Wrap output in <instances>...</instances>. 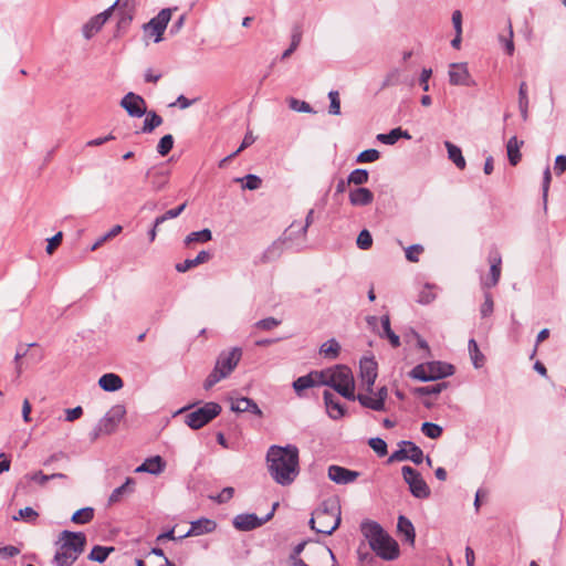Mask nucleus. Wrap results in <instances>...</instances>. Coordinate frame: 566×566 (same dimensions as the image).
Segmentation results:
<instances>
[{
    "label": "nucleus",
    "mask_w": 566,
    "mask_h": 566,
    "mask_svg": "<svg viewBox=\"0 0 566 566\" xmlns=\"http://www.w3.org/2000/svg\"><path fill=\"white\" fill-rule=\"evenodd\" d=\"M377 140L385 144V145H394L396 144L400 138L410 139L411 136L407 130H402L400 127L391 129L387 134H378Z\"/></svg>",
    "instance_id": "nucleus-30"
},
{
    "label": "nucleus",
    "mask_w": 566,
    "mask_h": 566,
    "mask_svg": "<svg viewBox=\"0 0 566 566\" xmlns=\"http://www.w3.org/2000/svg\"><path fill=\"white\" fill-rule=\"evenodd\" d=\"M369 174L366 169L357 168L353 170L347 177V184L355 186H363L368 182Z\"/></svg>",
    "instance_id": "nucleus-40"
},
{
    "label": "nucleus",
    "mask_w": 566,
    "mask_h": 566,
    "mask_svg": "<svg viewBox=\"0 0 566 566\" xmlns=\"http://www.w3.org/2000/svg\"><path fill=\"white\" fill-rule=\"evenodd\" d=\"M318 382L332 387L348 400H355V380L350 368L338 365L334 368L316 371Z\"/></svg>",
    "instance_id": "nucleus-4"
},
{
    "label": "nucleus",
    "mask_w": 566,
    "mask_h": 566,
    "mask_svg": "<svg viewBox=\"0 0 566 566\" xmlns=\"http://www.w3.org/2000/svg\"><path fill=\"white\" fill-rule=\"evenodd\" d=\"M448 75L451 85L471 86L474 84L467 63H451Z\"/></svg>",
    "instance_id": "nucleus-15"
},
{
    "label": "nucleus",
    "mask_w": 566,
    "mask_h": 566,
    "mask_svg": "<svg viewBox=\"0 0 566 566\" xmlns=\"http://www.w3.org/2000/svg\"><path fill=\"white\" fill-rule=\"evenodd\" d=\"M447 388V382H439L430 386L419 387L416 392L420 396L438 395Z\"/></svg>",
    "instance_id": "nucleus-51"
},
{
    "label": "nucleus",
    "mask_w": 566,
    "mask_h": 566,
    "mask_svg": "<svg viewBox=\"0 0 566 566\" xmlns=\"http://www.w3.org/2000/svg\"><path fill=\"white\" fill-rule=\"evenodd\" d=\"M359 473L339 465L328 468V478L337 484H348L358 478Z\"/></svg>",
    "instance_id": "nucleus-20"
},
{
    "label": "nucleus",
    "mask_w": 566,
    "mask_h": 566,
    "mask_svg": "<svg viewBox=\"0 0 566 566\" xmlns=\"http://www.w3.org/2000/svg\"><path fill=\"white\" fill-rule=\"evenodd\" d=\"M399 447H407V460L412 461L415 464H420L423 461L422 450L411 441H401Z\"/></svg>",
    "instance_id": "nucleus-35"
},
{
    "label": "nucleus",
    "mask_w": 566,
    "mask_h": 566,
    "mask_svg": "<svg viewBox=\"0 0 566 566\" xmlns=\"http://www.w3.org/2000/svg\"><path fill=\"white\" fill-rule=\"evenodd\" d=\"M349 203L354 207H366L373 203L374 193L365 187H357L348 193Z\"/></svg>",
    "instance_id": "nucleus-22"
},
{
    "label": "nucleus",
    "mask_w": 566,
    "mask_h": 566,
    "mask_svg": "<svg viewBox=\"0 0 566 566\" xmlns=\"http://www.w3.org/2000/svg\"><path fill=\"white\" fill-rule=\"evenodd\" d=\"M363 535L378 557L394 560L399 557L398 543L375 521H365L360 525Z\"/></svg>",
    "instance_id": "nucleus-2"
},
{
    "label": "nucleus",
    "mask_w": 566,
    "mask_h": 566,
    "mask_svg": "<svg viewBox=\"0 0 566 566\" xmlns=\"http://www.w3.org/2000/svg\"><path fill=\"white\" fill-rule=\"evenodd\" d=\"M122 0H117L113 6H111L108 9L103 11L102 13L91 18L84 25H83V35L85 39L90 40L93 38L105 24V22L108 20V18L112 14V11L114 10V7L117 6Z\"/></svg>",
    "instance_id": "nucleus-14"
},
{
    "label": "nucleus",
    "mask_w": 566,
    "mask_h": 566,
    "mask_svg": "<svg viewBox=\"0 0 566 566\" xmlns=\"http://www.w3.org/2000/svg\"><path fill=\"white\" fill-rule=\"evenodd\" d=\"M490 275L482 279L481 284L484 289H490L499 283L501 276L502 258L497 251L491 252L489 255Z\"/></svg>",
    "instance_id": "nucleus-16"
},
{
    "label": "nucleus",
    "mask_w": 566,
    "mask_h": 566,
    "mask_svg": "<svg viewBox=\"0 0 566 566\" xmlns=\"http://www.w3.org/2000/svg\"><path fill=\"white\" fill-rule=\"evenodd\" d=\"M442 427H440L437 423L433 422H423L421 426V432L430 438V439H438L442 434Z\"/></svg>",
    "instance_id": "nucleus-47"
},
{
    "label": "nucleus",
    "mask_w": 566,
    "mask_h": 566,
    "mask_svg": "<svg viewBox=\"0 0 566 566\" xmlns=\"http://www.w3.org/2000/svg\"><path fill=\"white\" fill-rule=\"evenodd\" d=\"M329 98V114L332 115H339L340 114V101H339V94L337 91H331L328 93Z\"/></svg>",
    "instance_id": "nucleus-56"
},
{
    "label": "nucleus",
    "mask_w": 566,
    "mask_h": 566,
    "mask_svg": "<svg viewBox=\"0 0 566 566\" xmlns=\"http://www.w3.org/2000/svg\"><path fill=\"white\" fill-rule=\"evenodd\" d=\"M468 348L473 366L475 368L482 367L484 364V355L480 352L479 346L473 338L469 340Z\"/></svg>",
    "instance_id": "nucleus-39"
},
{
    "label": "nucleus",
    "mask_w": 566,
    "mask_h": 566,
    "mask_svg": "<svg viewBox=\"0 0 566 566\" xmlns=\"http://www.w3.org/2000/svg\"><path fill=\"white\" fill-rule=\"evenodd\" d=\"M281 324V321L274 318V317H266L263 319L258 321L254 326L262 331H271L279 326Z\"/></svg>",
    "instance_id": "nucleus-58"
},
{
    "label": "nucleus",
    "mask_w": 566,
    "mask_h": 566,
    "mask_svg": "<svg viewBox=\"0 0 566 566\" xmlns=\"http://www.w3.org/2000/svg\"><path fill=\"white\" fill-rule=\"evenodd\" d=\"M397 528H398V533L405 537V541L408 544H410V545L415 544L416 532H415L413 524L411 523V521L409 518H407L403 515H400L398 517Z\"/></svg>",
    "instance_id": "nucleus-27"
},
{
    "label": "nucleus",
    "mask_w": 566,
    "mask_h": 566,
    "mask_svg": "<svg viewBox=\"0 0 566 566\" xmlns=\"http://www.w3.org/2000/svg\"><path fill=\"white\" fill-rule=\"evenodd\" d=\"M241 356L242 350L239 347L221 352L217 358L213 370L208 375L203 382V388L209 390L220 380L227 378L238 366Z\"/></svg>",
    "instance_id": "nucleus-6"
},
{
    "label": "nucleus",
    "mask_w": 566,
    "mask_h": 566,
    "mask_svg": "<svg viewBox=\"0 0 566 566\" xmlns=\"http://www.w3.org/2000/svg\"><path fill=\"white\" fill-rule=\"evenodd\" d=\"M287 103H289V107L295 112H300V113H314L312 106L307 103V102H304V101H300L297 98H294V97H290L287 99Z\"/></svg>",
    "instance_id": "nucleus-50"
},
{
    "label": "nucleus",
    "mask_w": 566,
    "mask_h": 566,
    "mask_svg": "<svg viewBox=\"0 0 566 566\" xmlns=\"http://www.w3.org/2000/svg\"><path fill=\"white\" fill-rule=\"evenodd\" d=\"M222 408L219 403L209 401L196 410L187 413L185 422L193 430H198L220 415Z\"/></svg>",
    "instance_id": "nucleus-8"
},
{
    "label": "nucleus",
    "mask_w": 566,
    "mask_h": 566,
    "mask_svg": "<svg viewBox=\"0 0 566 566\" xmlns=\"http://www.w3.org/2000/svg\"><path fill=\"white\" fill-rule=\"evenodd\" d=\"M237 182H244L243 188L249 190H256L261 187L262 180L256 175L249 174L243 178H237Z\"/></svg>",
    "instance_id": "nucleus-48"
},
{
    "label": "nucleus",
    "mask_w": 566,
    "mask_h": 566,
    "mask_svg": "<svg viewBox=\"0 0 566 566\" xmlns=\"http://www.w3.org/2000/svg\"><path fill=\"white\" fill-rule=\"evenodd\" d=\"M63 234L62 232H57L51 239H48L46 252L48 254H52L54 250L61 244Z\"/></svg>",
    "instance_id": "nucleus-62"
},
{
    "label": "nucleus",
    "mask_w": 566,
    "mask_h": 566,
    "mask_svg": "<svg viewBox=\"0 0 566 566\" xmlns=\"http://www.w3.org/2000/svg\"><path fill=\"white\" fill-rule=\"evenodd\" d=\"M187 203H182L174 209L167 210L164 214L157 217L155 219V227H159L161 223L169 219L177 218L181 214V212L185 210Z\"/></svg>",
    "instance_id": "nucleus-44"
},
{
    "label": "nucleus",
    "mask_w": 566,
    "mask_h": 566,
    "mask_svg": "<svg viewBox=\"0 0 566 566\" xmlns=\"http://www.w3.org/2000/svg\"><path fill=\"white\" fill-rule=\"evenodd\" d=\"M436 298L430 285H426L419 294L418 302L421 304H429Z\"/></svg>",
    "instance_id": "nucleus-61"
},
{
    "label": "nucleus",
    "mask_w": 566,
    "mask_h": 566,
    "mask_svg": "<svg viewBox=\"0 0 566 566\" xmlns=\"http://www.w3.org/2000/svg\"><path fill=\"white\" fill-rule=\"evenodd\" d=\"M340 524V505L336 499L325 500L312 514L310 526L316 533L331 535Z\"/></svg>",
    "instance_id": "nucleus-5"
},
{
    "label": "nucleus",
    "mask_w": 566,
    "mask_h": 566,
    "mask_svg": "<svg viewBox=\"0 0 566 566\" xmlns=\"http://www.w3.org/2000/svg\"><path fill=\"white\" fill-rule=\"evenodd\" d=\"M98 385L105 391H116L119 390L124 384L118 375L108 373L99 378Z\"/></svg>",
    "instance_id": "nucleus-28"
},
{
    "label": "nucleus",
    "mask_w": 566,
    "mask_h": 566,
    "mask_svg": "<svg viewBox=\"0 0 566 566\" xmlns=\"http://www.w3.org/2000/svg\"><path fill=\"white\" fill-rule=\"evenodd\" d=\"M216 526V522L208 518L195 521L191 523L190 530L185 535L180 536V538L186 536H198L205 533H210L214 531Z\"/></svg>",
    "instance_id": "nucleus-25"
},
{
    "label": "nucleus",
    "mask_w": 566,
    "mask_h": 566,
    "mask_svg": "<svg viewBox=\"0 0 566 566\" xmlns=\"http://www.w3.org/2000/svg\"><path fill=\"white\" fill-rule=\"evenodd\" d=\"M340 346L335 339H328L321 346V354L325 357L336 358L339 353Z\"/></svg>",
    "instance_id": "nucleus-45"
},
{
    "label": "nucleus",
    "mask_w": 566,
    "mask_h": 566,
    "mask_svg": "<svg viewBox=\"0 0 566 566\" xmlns=\"http://www.w3.org/2000/svg\"><path fill=\"white\" fill-rule=\"evenodd\" d=\"M122 230H123L122 226H119V224L114 226L107 233H105L104 235L99 237L95 241V243L92 245L91 250L92 251L97 250L107 240H109V239L116 237L117 234H119L122 232Z\"/></svg>",
    "instance_id": "nucleus-49"
},
{
    "label": "nucleus",
    "mask_w": 566,
    "mask_h": 566,
    "mask_svg": "<svg viewBox=\"0 0 566 566\" xmlns=\"http://www.w3.org/2000/svg\"><path fill=\"white\" fill-rule=\"evenodd\" d=\"M359 369L361 381L366 385L367 391L371 394L377 378V363L374 358H364L360 360Z\"/></svg>",
    "instance_id": "nucleus-17"
},
{
    "label": "nucleus",
    "mask_w": 566,
    "mask_h": 566,
    "mask_svg": "<svg viewBox=\"0 0 566 566\" xmlns=\"http://www.w3.org/2000/svg\"><path fill=\"white\" fill-rule=\"evenodd\" d=\"M126 413L125 407L123 405L113 406L106 415L98 421L99 430H104V433L111 434L113 433L122 419Z\"/></svg>",
    "instance_id": "nucleus-12"
},
{
    "label": "nucleus",
    "mask_w": 566,
    "mask_h": 566,
    "mask_svg": "<svg viewBox=\"0 0 566 566\" xmlns=\"http://www.w3.org/2000/svg\"><path fill=\"white\" fill-rule=\"evenodd\" d=\"M268 470L280 485L292 484L300 472L298 449L294 444L271 446L266 452Z\"/></svg>",
    "instance_id": "nucleus-1"
},
{
    "label": "nucleus",
    "mask_w": 566,
    "mask_h": 566,
    "mask_svg": "<svg viewBox=\"0 0 566 566\" xmlns=\"http://www.w3.org/2000/svg\"><path fill=\"white\" fill-rule=\"evenodd\" d=\"M86 536L82 532L63 531L57 542V548L53 557L56 566H71L84 552Z\"/></svg>",
    "instance_id": "nucleus-3"
},
{
    "label": "nucleus",
    "mask_w": 566,
    "mask_h": 566,
    "mask_svg": "<svg viewBox=\"0 0 566 566\" xmlns=\"http://www.w3.org/2000/svg\"><path fill=\"white\" fill-rule=\"evenodd\" d=\"M165 469L166 461L160 455H154L145 459V461L135 469V472L159 475L165 471Z\"/></svg>",
    "instance_id": "nucleus-21"
},
{
    "label": "nucleus",
    "mask_w": 566,
    "mask_h": 566,
    "mask_svg": "<svg viewBox=\"0 0 566 566\" xmlns=\"http://www.w3.org/2000/svg\"><path fill=\"white\" fill-rule=\"evenodd\" d=\"M94 517V510L92 507H84L77 510L73 515L71 521L75 524H86L90 523Z\"/></svg>",
    "instance_id": "nucleus-42"
},
{
    "label": "nucleus",
    "mask_w": 566,
    "mask_h": 566,
    "mask_svg": "<svg viewBox=\"0 0 566 566\" xmlns=\"http://www.w3.org/2000/svg\"><path fill=\"white\" fill-rule=\"evenodd\" d=\"M453 373L454 368L450 364L430 361L415 366L409 375L411 378L420 381H432L451 376Z\"/></svg>",
    "instance_id": "nucleus-7"
},
{
    "label": "nucleus",
    "mask_w": 566,
    "mask_h": 566,
    "mask_svg": "<svg viewBox=\"0 0 566 566\" xmlns=\"http://www.w3.org/2000/svg\"><path fill=\"white\" fill-rule=\"evenodd\" d=\"M112 552H114V547L96 545L92 548V551L88 555V559L97 562V563H103L106 560V558L108 557V555Z\"/></svg>",
    "instance_id": "nucleus-41"
},
{
    "label": "nucleus",
    "mask_w": 566,
    "mask_h": 566,
    "mask_svg": "<svg viewBox=\"0 0 566 566\" xmlns=\"http://www.w3.org/2000/svg\"><path fill=\"white\" fill-rule=\"evenodd\" d=\"M302 40V32L300 28H295L292 32L291 44L289 48L282 53L281 59L285 60L291 56V54L298 48Z\"/></svg>",
    "instance_id": "nucleus-43"
},
{
    "label": "nucleus",
    "mask_w": 566,
    "mask_h": 566,
    "mask_svg": "<svg viewBox=\"0 0 566 566\" xmlns=\"http://www.w3.org/2000/svg\"><path fill=\"white\" fill-rule=\"evenodd\" d=\"M368 444L379 457H385L388 452L387 443L381 438H370Z\"/></svg>",
    "instance_id": "nucleus-54"
},
{
    "label": "nucleus",
    "mask_w": 566,
    "mask_h": 566,
    "mask_svg": "<svg viewBox=\"0 0 566 566\" xmlns=\"http://www.w3.org/2000/svg\"><path fill=\"white\" fill-rule=\"evenodd\" d=\"M146 118L142 128L143 133H151L155 128L163 124V118L154 111H146Z\"/></svg>",
    "instance_id": "nucleus-38"
},
{
    "label": "nucleus",
    "mask_w": 566,
    "mask_h": 566,
    "mask_svg": "<svg viewBox=\"0 0 566 566\" xmlns=\"http://www.w3.org/2000/svg\"><path fill=\"white\" fill-rule=\"evenodd\" d=\"M147 177L150 180L153 189L160 191L168 185L170 170L164 165L155 166L147 171Z\"/></svg>",
    "instance_id": "nucleus-18"
},
{
    "label": "nucleus",
    "mask_w": 566,
    "mask_h": 566,
    "mask_svg": "<svg viewBox=\"0 0 566 566\" xmlns=\"http://www.w3.org/2000/svg\"><path fill=\"white\" fill-rule=\"evenodd\" d=\"M211 238H212V233H211V231L209 229H202L200 231H193V232H190L185 238V245L186 247H190L195 242L205 243V242L210 241Z\"/></svg>",
    "instance_id": "nucleus-36"
},
{
    "label": "nucleus",
    "mask_w": 566,
    "mask_h": 566,
    "mask_svg": "<svg viewBox=\"0 0 566 566\" xmlns=\"http://www.w3.org/2000/svg\"><path fill=\"white\" fill-rule=\"evenodd\" d=\"M405 482L409 485L411 494L417 499H427L430 489L421 474L411 467L405 465L401 469Z\"/></svg>",
    "instance_id": "nucleus-9"
},
{
    "label": "nucleus",
    "mask_w": 566,
    "mask_h": 566,
    "mask_svg": "<svg viewBox=\"0 0 566 566\" xmlns=\"http://www.w3.org/2000/svg\"><path fill=\"white\" fill-rule=\"evenodd\" d=\"M355 400H358L359 403L365 408H369L375 411L385 410V405H382L381 399L371 397L369 394H358L355 396Z\"/></svg>",
    "instance_id": "nucleus-34"
},
{
    "label": "nucleus",
    "mask_w": 566,
    "mask_h": 566,
    "mask_svg": "<svg viewBox=\"0 0 566 566\" xmlns=\"http://www.w3.org/2000/svg\"><path fill=\"white\" fill-rule=\"evenodd\" d=\"M231 410L234 412H251L255 416H261L262 411L259 406L250 398L241 397L231 399Z\"/></svg>",
    "instance_id": "nucleus-24"
},
{
    "label": "nucleus",
    "mask_w": 566,
    "mask_h": 566,
    "mask_svg": "<svg viewBox=\"0 0 566 566\" xmlns=\"http://www.w3.org/2000/svg\"><path fill=\"white\" fill-rule=\"evenodd\" d=\"M423 251L422 245L412 244L406 249V259L410 262H418L419 254Z\"/></svg>",
    "instance_id": "nucleus-59"
},
{
    "label": "nucleus",
    "mask_w": 566,
    "mask_h": 566,
    "mask_svg": "<svg viewBox=\"0 0 566 566\" xmlns=\"http://www.w3.org/2000/svg\"><path fill=\"white\" fill-rule=\"evenodd\" d=\"M279 503H274L273 504V507H272V511L266 514V516L264 518H260L256 514H239L237 516H234L233 518V526L239 530V531H244V532H248V531H252L256 527H260L261 525H263L265 522L270 521L273 515H274V511L275 509L277 507Z\"/></svg>",
    "instance_id": "nucleus-11"
},
{
    "label": "nucleus",
    "mask_w": 566,
    "mask_h": 566,
    "mask_svg": "<svg viewBox=\"0 0 566 566\" xmlns=\"http://www.w3.org/2000/svg\"><path fill=\"white\" fill-rule=\"evenodd\" d=\"M174 147V137L168 134L160 138L157 145V151L161 156H166Z\"/></svg>",
    "instance_id": "nucleus-52"
},
{
    "label": "nucleus",
    "mask_w": 566,
    "mask_h": 566,
    "mask_svg": "<svg viewBox=\"0 0 566 566\" xmlns=\"http://www.w3.org/2000/svg\"><path fill=\"white\" fill-rule=\"evenodd\" d=\"M210 253L202 250L200 251L195 259H187L181 263L176 264V270L180 273L187 272L191 268H195L199 264L206 263L210 259Z\"/></svg>",
    "instance_id": "nucleus-29"
},
{
    "label": "nucleus",
    "mask_w": 566,
    "mask_h": 566,
    "mask_svg": "<svg viewBox=\"0 0 566 566\" xmlns=\"http://www.w3.org/2000/svg\"><path fill=\"white\" fill-rule=\"evenodd\" d=\"M381 326L384 333L380 334L381 337H387L392 347L400 346V338L397 334H395L390 328V319L388 315L381 317Z\"/></svg>",
    "instance_id": "nucleus-37"
},
{
    "label": "nucleus",
    "mask_w": 566,
    "mask_h": 566,
    "mask_svg": "<svg viewBox=\"0 0 566 566\" xmlns=\"http://www.w3.org/2000/svg\"><path fill=\"white\" fill-rule=\"evenodd\" d=\"M523 142H520L516 136L509 139L506 145L509 161L512 166H516L521 160L520 147Z\"/></svg>",
    "instance_id": "nucleus-33"
},
{
    "label": "nucleus",
    "mask_w": 566,
    "mask_h": 566,
    "mask_svg": "<svg viewBox=\"0 0 566 566\" xmlns=\"http://www.w3.org/2000/svg\"><path fill=\"white\" fill-rule=\"evenodd\" d=\"M313 221H314V210L311 209L306 214L305 224L302 226L301 223L293 222L287 230H289V232L292 233V230L294 228H297L298 235L304 238L307 233L308 227L313 223Z\"/></svg>",
    "instance_id": "nucleus-46"
},
{
    "label": "nucleus",
    "mask_w": 566,
    "mask_h": 566,
    "mask_svg": "<svg viewBox=\"0 0 566 566\" xmlns=\"http://www.w3.org/2000/svg\"><path fill=\"white\" fill-rule=\"evenodd\" d=\"M554 170L556 175H562L566 170V156L558 155L555 159Z\"/></svg>",
    "instance_id": "nucleus-64"
},
{
    "label": "nucleus",
    "mask_w": 566,
    "mask_h": 566,
    "mask_svg": "<svg viewBox=\"0 0 566 566\" xmlns=\"http://www.w3.org/2000/svg\"><path fill=\"white\" fill-rule=\"evenodd\" d=\"M120 106L132 117H142L146 114V102L145 99L133 92L127 93L120 101Z\"/></svg>",
    "instance_id": "nucleus-13"
},
{
    "label": "nucleus",
    "mask_w": 566,
    "mask_h": 566,
    "mask_svg": "<svg viewBox=\"0 0 566 566\" xmlns=\"http://www.w3.org/2000/svg\"><path fill=\"white\" fill-rule=\"evenodd\" d=\"M135 485V481L132 478H127L125 483L120 486L113 490L108 497L109 504H115L122 500V497L126 494H129L133 492V488Z\"/></svg>",
    "instance_id": "nucleus-31"
},
{
    "label": "nucleus",
    "mask_w": 566,
    "mask_h": 566,
    "mask_svg": "<svg viewBox=\"0 0 566 566\" xmlns=\"http://www.w3.org/2000/svg\"><path fill=\"white\" fill-rule=\"evenodd\" d=\"M171 19V9H163L155 18L144 25V31L148 36H154L156 43L163 40L168 22Z\"/></svg>",
    "instance_id": "nucleus-10"
},
{
    "label": "nucleus",
    "mask_w": 566,
    "mask_h": 566,
    "mask_svg": "<svg viewBox=\"0 0 566 566\" xmlns=\"http://www.w3.org/2000/svg\"><path fill=\"white\" fill-rule=\"evenodd\" d=\"M494 303L490 293L484 294V302L481 305V315L483 317L490 316L493 313Z\"/></svg>",
    "instance_id": "nucleus-60"
},
{
    "label": "nucleus",
    "mask_w": 566,
    "mask_h": 566,
    "mask_svg": "<svg viewBox=\"0 0 566 566\" xmlns=\"http://www.w3.org/2000/svg\"><path fill=\"white\" fill-rule=\"evenodd\" d=\"M357 247L361 250H368L373 245V238L368 230H361L357 237Z\"/></svg>",
    "instance_id": "nucleus-55"
},
{
    "label": "nucleus",
    "mask_w": 566,
    "mask_h": 566,
    "mask_svg": "<svg viewBox=\"0 0 566 566\" xmlns=\"http://www.w3.org/2000/svg\"><path fill=\"white\" fill-rule=\"evenodd\" d=\"M379 157H380L379 151L377 149L370 148V149H366V150L361 151L357 156L356 161L360 163V164L374 163V161L378 160Z\"/></svg>",
    "instance_id": "nucleus-53"
},
{
    "label": "nucleus",
    "mask_w": 566,
    "mask_h": 566,
    "mask_svg": "<svg viewBox=\"0 0 566 566\" xmlns=\"http://www.w3.org/2000/svg\"><path fill=\"white\" fill-rule=\"evenodd\" d=\"M432 75L431 69H423L420 73L419 83L424 92L429 91V80Z\"/></svg>",
    "instance_id": "nucleus-63"
},
{
    "label": "nucleus",
    "mask_w": 566,
    "mask_h": 566,
    "mask_svg": "<svg viewBox=\"0 0 566 566\" xmlns=\"http://www.w3.org/2000/svg\"><path fill=\"white\" fill-rule=\"evenodd\" d=\"M444 146L448 150V158L459 168L464 169L465 168V159L462 155V150L457 145L452 144L451 142H444Z\"/></svg>",
    "instance_id": "nucleus-32"
},
{
    "label": "nucleus",
    "mask_w": 566,
    "mask_h": 566,
    "mask_svg": "<svg viewBox=\"0 0 566 566\" xmlns=\"http://www.w3.org/2000/svg\"><path fill=\"white\" fill-rule=\"evenodd\" d=\"M292 240V233L286 230L283 234V238L272 242L264 252L262 253L261 261L263 263H269L277 260L284 250V244L286 241Z\"/></svg>",
    "instance_id": "nucleus-19"
},
{
    "label": "nucleus",
    "mask_w": 566,
    "mask_h": 566,
    "mask_svg": "<svg viewBox=\"0 0 566 566\" xmlns=\"http://www.w3.org/2000/svg\"><path fill=\"white\" fill-rule=\"evenodd\" d=\"M323 399L326 406L327 413L332 419L337 420L344 417L345 408L334 394H332L328 390H325L323 394Z\"/></svg>",
    "instance_id": "nucleus-23"
},
{
    "label": "nucleus",
    "mask_w": 566,
    "mask_h": 566,
    "mask_svg": "<svg viewBox=\"0 0 566 566\" xmlns=\"http://www.w3.org/2000/svg\"><path fill=\"white\" fill-rule=\"evenodd\" d=\"M318 378H316V371L310 373L308 375L301 376L296 380L293 381V389L298 397L302 396L305 389L313 388L315 386H319Z\"/></svg>",
    "instance_id": "nucleus-26"
},
{
    "label": "nucleus",
    "mask_w": 566,
    "mask_h": 566,
    "mask_svg": "<svg viewBox=\"0 0 566 566\" xmlns=\"http://www.w3.org/2000/svg\"><path fill=\"white\" fill-rule=\"evenodd\" d=\"M399 78H400V70L399 69L390 70L384 78L381 88L397 85L399 83Z\"/></svg>",
    "instance_id": "nucleus-57"
}]
</instances>
